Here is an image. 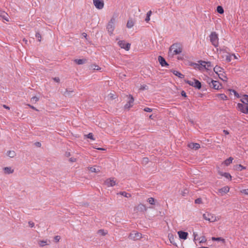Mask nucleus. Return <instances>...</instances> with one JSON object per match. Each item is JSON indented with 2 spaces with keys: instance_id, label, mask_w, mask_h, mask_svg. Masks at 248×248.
I'll return each mask as SVG.
<instances>
[{
  "instance_id": "72a5a7b5",
  "label": "nucleus",
  "mask_w": 248,
  "mask_h": 248,
  "mask_svg": "<svg viewBox=\"0 0 248 248\" xmlns=\"http://www.w3.org/2000/svg\"><path fill=\"white\" fill-rule=\"evenodd\" d=\"M151 14H152V11H148L147 13L146 17L145 18L146 22H148L150 21V16H151Z\"/></svg>"
},
{
  "instance_id": "680f3d73",
  "label": "nucleus",
  "mask_w": 248,
  "mask_h": 248,
  "mask_svg": "<svg viewBox=\"0 0 248 248\" xmlns=\"http://www.w3.org/2000/svg\"><path fill=\"white\" fill-rule=\"evenodd\" d=\"M97 149L99 150H105V149L102 148H98Z\"/></svg>"
},
{
  "instance_id": "e2e57ef3",
  "label": "nucleus",
  "mask_w": 248,
  "mask_h": 248,
  "mask_svg": "<svg viewBox=\"0 0 248 248\" xmlns=\"http://www.w3.org/2000/svg\"><path fill=\"white\" fill-rule=\"evenodd\" d=\"M149 118L151 119H153V115H151L149 116Z\"/></svg>"
},
{
  "instance_id": "f03ea898",
  "label": "nucleus",
  "mask_w": 248,
  "mask_h": 248,
  "mask_svg": "<svg viewBox=\"0 0 248 248\" xmlns=\"http://www.w3.org/2000/svg\"><path fill=\"white\" fill-rule=\"evenodd\" d=\"M182 51V47L179 44H173L169 49V56L173 57L174 55H178Z\"/></svg>"
},
{
  "instance_id": "4c0bfd02",
  "label": "nucleus",
  "mask_w": 248,
  "mask_h": 248,
  "mask_svg": "<svg viewBox=\"0 0 248 248\" xmlns=\"http://www.w3.org/2000/svg\"><path fill=\"white\" fill-rule=\"evenodd\" d=\"M147 201L150 204H151L152 205L155 204V200L154 198H153L152 197L149 198H148Z\"/></svg>"
},
{
  "instance_id": "c03bdc74",
  "label": "nucleus",
  "mask_w": 248,
  "mask_h": 248,
  "mask_svg": "<svg viewBox=\"0 0 248 248\" xmlns=\"http://www.w3.org/2000/svg\"><path fill=\"white\" fill-rule=\"evenodd\" d=\"M237 169H239L240 170H245L246 167L240 164L237 166Z\"/></svg>"
},
{
  "instance_id": "cd10ccee",
  "label": "nucleus",
  "mask_w": 248,
  "mask_h": 248,
  "mask_svg": "<svg viewBox=\"0 0 248 248\" xmlns=\"http://www.w3.org/2000/svg\"><path fill=\"white\" fill-rule=\"evenodd\" d=\"M134 25V22L132 19H129L127 21V24H126V27L128 28H132Z\"/></svg>"
},
{
  "instance_id": "8fccbe9b",
  "label": "nucleus",
  "mask_w": 248,
  "mask_h": 248,
  "mask_svg": "<svg viewBox=\"0 0 248 248\" xmlns=\"http://www.w3.org/2000/svg\"><path fill=\"white\" fill-rule=\"evenodd\" d=\"M27 105L31 108L32 109L36 110V111H38V110L37 109H36L34 107H33V106H31L30 104H27Z\"/></svg>"
},
{
  "instance_id": "09e8293b",
  "label": "nucleus",
  "mask_w": 248,
  "mask_h": 248,
  "mask_svg": "<svg viewBox=\"0 0 248 248\" xmlns=\"http://www.w3.org/2000/svg\"><path fill=\"white\" fill-rule=\"evenodd\" d=\"M77 160L76 158H74V157H71L70 159H69V161L71 162H76Z\"/></svg>"
},
{
  "instance_id": "bf43d9fd",
  "label": "nucleus",
  "mask_w": 248,
  "mask_h": 248,
  "mask_svg": "<svg viewBox=\"0 0 248 248\" xmlns=\"http://www.w3.org/2000/svg\"><path fill=\"white\" fill-rule=\"evenodd\" d=\"M182 95L183 96H186V93L184 92V91H182V93H181Z\"/></svg>"
},
{
  "instance_id": "2eb2a0df",
  "label": "nucleus",
  "mask_w": 248,
  "mask_h": 248,
  "mask_svg": "<svg viewBox=\"0 0 248 248\" xmlns=\"http://www.w3.org/2000/svg\"><path fill=\"white\" fill-rule=\"evenodd\" d=\"M129 97L130 98V99L124 106L125 108L128 109H129L130 108H131L133 106V102L134 101V98L131 95H129Z\"/></svg>"
},
{
  "instance_id": "3c124183",
  "label": "nucleus",
  "mask_w": 248,
  "mask_h": 248,
  "mask_svg": "<svg viewBox=\"0 0 248 248\" xmlns=\"http://www.w3.org/2000/svg\"><path fill=\"white\" fill-rule=\"evenodd\" d=\"M195 202L196 203H200L202 202V200L201 199H197L195 201Z\"/></svg>"
},
{
  "instance_id": "39448f33",
  "label": "nucleus",
  "mask_w": 248,
  "mask_h": 248,
  "mask_svg": "<svg viewBox=\"0 0 248 248\" xmlns=\"http://www.w3.org/2000/svg\"><path fill=\"white\" fill-rule=\"evenodd\" d=\"M210 41L212 44L216 47L218 46L219 38L218 34L215 31L212 32L209 36Z\"/></svg>"
},
{
  "instance_id": "9b49d317",
  "label": "nucleus",
  "mask_w": 248,
  "mask_h": 248,
  "mask_svg": "<svg viewBox=\"0 0 248 248\" xmlns=\"http://www.w3.org/2000/svg\"><path fill=\"white\" fill-rule=\"evenodd\" d=\"M118 45L122 48L129 50L130 48V44L126 43L124 41L120 40L118 42Z\"/></svg>"
},
{
  "instance_id": "c756f323",
  "label": "nucleus",
  "mask_w": 248,
  "mask_h": 248,
  "mask_svg": "<svg viewBox=\"0 0 248 248\" xmlns=\"http://www.w3.org/2000/svg\"><path fill=\"white\" fill-rule=\"evenodd\" d=\"M119 194L124 196L126 198H130L131 197V194L127 193L125 191L120 192L119 193Z\"/></svg>"
},
{
  "instance_id": "473e14b6",
  "label": "nucleus",
  "mask_w": 248,
  "mask_h": 248,
  "mask_svg": "<svg viewBox=\"0 0 248 248\" xmlns=\"http://www.w3.org/2000/svg\"><path fill=\"white\" fill-rule=\"evenodd\" d=\"M217 96L223 100H226L228 99L227 96L225 94H218Z\"/></svg>"
},
{
  "instance_id": "c9c22d12",
  "label": "nucleus",
  "mask_w": 248,
  "mask_h": 248,
  "mask_svg": "<svg viewBox=\"0 0 248 248\" xmlns=\"http://www.w3.org/2000/svg\"><path fill=\"white\" fill-rule=\"evenodd\" d=\"M240 193L244 195H248V188L241 189Z\"/></svg>"
},
{
  "instance_id": "6e6d98bb",
  "label": "nucleus",
  "mask_w": 248,
  "mask_h": 248,
  "mask_svg": "<svg viewBox=\"0 0 248 248\" xmlns=\"http://www.w3.org/2000/svg\"><path fill=\"white\" fill-rule=\"evenodd\" d=\"M35 144L38 147H40L41 146V143L39 142H37L35 143Z\"/></svg>"
},
{
  "instance_id": "a19ab883",
  "label": "nucleus",
  "mask_w": 248,
  "mask_h": 248,
  "mask_svg": "<svg viewBox=\"0 0 248 248\" xmlns=\"http://www.w3.org/2000/svg\"><path fill=\"white\" fill-rule=\"evenodd\" d=\"M36 37L37 38L38 40L40 42L41 40V35L39 32H36L35 34Z\"/></svg>"
},
{
  "instance_id": "f257e3e1",
  "label": "nucleus",
  "mask_w": 248,
  "mask_h": 248,
  "mask_svg": "<svg viewBox=\"0 0 248 248\" xmlns=\"http://www.w3.org/2000/svg\"><path fill=\"white\" fill-rule=\"evenodd\" d=\"M242 103H238L237 109L242 113L248 114V95H244L241 98Z\"/></svg>"
},
{
  "instance_id": "603ef678",
  "label": "nucleus",
  "mask_w": 248,
  "mask_h": 248,
  "mask_svg": "<svg viewBox=\"0 0 248 248\" xmlns=\"http://www.w3.org/2000/svg\"><path fill=\"white\" fill-rule=\"evenodd\" d=\"M53 80L57 82H59L60 81V79L59 78H53Z\"/></svg>"
},
{
  "instance_id": "b1692460",
  "label": "nucleus",
  "mask_w": 248,
  "mask_h": 248,
  "mask_svg": "<svg viewBox=\"0 0 248 248\" xmlns=\"http://www.w3.org/2000/svg\"><path fill=\"white\" fill-rule=\"evenodd\" d=\"M6 155L10 158H13L16 156V153L14 151L9 150L7 152Z\"/></svg>"
},
{
  "instance_id": "6ab92c4d",
  "label": "nucleus",
  "mask_w": 248,
  "mask_h": 248,
  "mask_svg": "<svg viewBox=\"0 0 248 248\" xmlns=\"http://www.w3.org/2000/svg\"><path fill=\"white\" fill-rule=\"evenodd\" d=\"M218 170H217V172L219 175H220L222 176H224V177H225L226 178H227L228 179H229L230 180H232V177L229 173L223 172L221 171H220V170H219V169L218 168Z\"/></svg>"
},
{
  "instance_id": "6e6552de",
  "label": "nucleus",
  "mask_w": 248,
  "mask_h": 248,
  "mask_svg": "<svg viewBox=\"0 0 248 248\" xmlns=\"http://www.w3.org/2000/svg\"><path fill=\"white\" fill-rule=\"evenodd\" d=\"M205 61H200L198 62V63H192L190 65L193 66L195 69L203 71V67H205V65H203Z\"/></svg>"
},
{
  "instance_id": "423d86ee",
  "label": "nucleus",
  "mask_w": 248,
  "mask_h": 248,
  "mask_svg": "<svg viewBox=\"0 0 248 248\" xmlns=\"http://www.w3.org/2000/svg\"><path fill=\"white\" fill-rule=\"evenodd\" d=\"M115 18L113 17L111 18L107 25V29L110 35H112L113 34V32L115 29Z\"/></svg>"
},
{
  "instance_id": "f704fd0d",
  "label": "nucleus",
  "mask_w": 248,
  "mask_h": 248,
  "mask_svg": "<svg viewBox=\"0 0 248 248\" xmlns=\"http://www.w3.org/2000/svg\"><path fill=\"white\" fill-rule=\"evenodd\" d=\"M38 244L40 247H44L47 245V241L40 240L38 242Z\"/></svg>"
},
{
  "instance_id": "f3484780",
  "label": "nucleus",
  "mask_w": 248,
  "mask_h": 248,
  "mask_svg": "<svg viewBox=\"0 0 248 248\" xmlns=\"http://www.w3.org/2000/svg\"><path fill=\"white\" fill-rule=\"evenodd\" d=\"M177 233L180 239L186 240L187 238L188 234L187 232L180 231H178Z\"/></svg>"
},
{
  "instance_id": "1a4fd4ad",
  "label": "nucleus",
  "mask_w": 248,
  "mask_h": 248,
  "mask_svg": "<svg viewBox=\"0 0 248 248\" xmlns=\"http://www.w3.org/2000/svg\"><path fill=\"white\" fill-rule=\"evenodd\" d=\"M93 4L97 9H102L104 6L103 0H93Z\"/></svg>"
},
{
  "instance_id": "49530a36",
  "label": "nucleus",
  "mask_w": 248,
  "mask_h": 248,
  "mask_svg": "<svg viewBox=\"0 0 248 248\" xmlns=\"http://www.w3.org/2000/svg\"><path fill=\"white\" fill-rule=\"evenodd\" d=\"M144 110L146 112H151L153 111V109L151 108L146 107L144 108Z\"/></svg>"
},
{
  "instance_id": "ddd939ff",
  "label": "nucleus",
  "mask_w": 248,
  "mask_h": 248,
  "mask_svg": "<svg viewBox=\"0 0 248 248\" xmlns=\"http://www.w3.org/2000/svg\"><path fill=\"white\" fill-rule=\"evenodd\" d=\"M105 184L108 187L113 186L117 184L116 181L115 180L114 178H110L107 179L105 181Z\"/></svg>"
},
{
  "instance_id": "9d476101",
  "label": "nucleus",
  "mask_w": 248,
  "mask_h": 248,
  "mask_svg": "<svg viewBox=\"0 0 248 248\" xmlns=\"http://www.w3.org/2000/svg\"><path fill=\"white\" fill-rule=\"evenodd\" d=\"M141 237V234L135 231L132 232L129 235V238L133 240H138Z\"/></svg>"
},
{
  "instance_id": "5701e85b",
  "label": "nucleus",
  "mask_w": 248,
  "mask_h": 248,
  "mask_svg": "<svg viewBox=\"0 0 248 248\" xmlns=\"http://www.w3.org/2000/svg\"><path fill=\"white\" fill-rule=\"evenodd\" d=\"M135 210H136L137 211H145L146 210V208L144 204L140 203L135 208Z\"/></svg>"
},
{
  "instance_id": "c85d7f7f",
  "label": "nucleus",
  "mask_w": 248,
  "mask_h": 248,
  "mask_svg": "<svg viewBox=\"0 0 248 248\" xmlns=\"http://www.w3.org/2000/svg\"><path fill=\"white\" fill-rule=\"evenodd\" d=\"M172 72L173 74H174L175 76L181 78H184V75L177 71L173 70Z\"/></svg>"
},
{
  "instance_id": "58836bf2",
  "label": "nucleus",
  "mask_w": 248,
  "mask_h": 248,
  "mask_svg": "<svg viewBox=\"0 0 248 248\" xmlns=\"http://www.w3.org/2000/svg\"><path fill=\"white\" fill-rule=\"evenodd\" d=\"M91 67L93 70H100L101 69V68L99 67V66L95 64L91 65Z\"/></svg>"
},
{
  "instance_id": "a211bd4d",
  "label": "nucleus",
  "mask_w": 248,
  "mask_h": 248,
  "mask_svg": "<svg viewBox=\"0 0 248 248\" xmlns=\"http://www.w3.org/2000/svg\"><path fill=\"white\" fill-rule=\"evenodd\" d=\"M101 167L98 166H94L93 167H88V169L92 172L99 173L100 172Z\"/></svg>"
},
{
  "instance_id": "e433bc0d",
  "label": "nucleus",
  "mask_w": 248,
  "mask_h": 248,
  "mask_svg": "<svg viewBox=\"0 0 248 248\" xmlns=\"http://www.w3.org/2000/svg\"><path fill=\"white\" fill-rule=\"evenodd\" d=\"M217 12L219 14H223L224 13V10L222 6H218L217 7Z\"/></svg>"
},
{
  "instance_id": "aec40b11",
  "label": "nucleus",
  "mask_w": 248,
  "mask_h": 248,
  "mask_svg": "<svg viewBox=\"0 0 248 248\" xmlns=\"http://www.w3.org/2000/svg\"><path fill=\"white\" fill-rule=\"evenodd\" d=\"M230 187L228 186H224L218 189V192L223 195L224 194H226L229 192Z\"/></svg>"
},
{
  "instance_id": "f8f14e48",
  "label": "nucleus",
  "mask_w": 248,
  "mask_h": 248,
  "mask_svg": "<svg viewBox=\"0 0 248 248\" xmlns=\"http://www.w3.org/2000/svg\"><path fill=\"white\" fill-rule=\"evenodd\" d=\"M194 240L198 241L200 243H205L206 241V237L204 236L198 237V234L196 232H193Z\"/></svg>"
},
{
  "instance_id": "37998d69",
  "label": "nucleus",
  "mask_w": 248,
  "mask_h": 248,
  "mask_svg": "<svg viewBox=\"0 0 248 248\" xmlns=\"http://www.w3.org/2000/svg\"><path fill=\"white\" fill-rule=\"evenodd\" d=\"M38 100L39 98L36 96H33L31 98V101L34 103H36Z\"/></svg>"
},
{
  "instance_id": "4468645a",
  "label": "nucleus",
  "mask_w": 248,
  "mask_h": 248,
  "mask_svg": "<svg viewBox=\"0 0 248 248\" xmlns=\"http://www.w3.org/2000/svg\"><path fill=\"white\" fill-rule=\"evenodd\" d=\"M211 85H210V86L212 87L213 88L216 89V90H218L221 87V84L218 82L216 80H211Z\"/></svg>"
},
{
  "instance_id": "a878e982",
  "label": "nucleus",
  "mask_w": 248,
  "mask_h": 248,
  "mask_svg": "<svg viewBox=\"0 0 248 248\" xmlns=\"http://www.w3.org/2000/svg\"><path fill=\"white\" fill-rule=\"evenodd\" d=\"M203 65H205V67H203V70H209L212 67L211 63L210 62L205 61V63Z\"/></svg>"
},
{
  "instance_id": "7ed1b4c3",
  "label": "nucleus",
  "mask_w": 248,
  "mask_h": 248,
  "mask_svg": "<svg viewBox=\"0 0 248 248\" xmlns=\"http://www.w3.org/2000/svg\"><path fill=\"white\" fill-rule=\"evenodd\" d=\"M214 71L220 79L224 81H227L228 78L226 74L222 67L217 65L214 68Z\"/></svg>"
},
{
  "instance_id": "79ce46f5",
  "label": "nucleus",
  "mask_w": 248,
  "mask_h": 248,
  "mask_svg": "<svg viewBox=\"0 0 248 248\" xmlns=\"http://www.w3.org/2000/svg\"><path fill=\"white\" fill-rule=\"evenodd\" d=\"M148 89V86L147 85H141L140 88V90H147Z\"/></svg>"
},
{
  "instance_id": "0eeeda50",
  "label": "nucleus",
  "mask_w": 248,
  "mask_h": 248,
  "mask_svg": "<svg viewBox=\"0 0 248 248\" xmlns=\"http://www.w3.org/2000/svg\"><path fill=\"white\" fill-rule=\"evenodd\" d=\"M185 82L189 85L198 89H200L201 88V83L197 79H194L192 80H186Z\"/></svg>"
},
{
  "instance_id": "a18cd8bd",
  "label": "nucleus",
  "mask_w": 248,
  "mask_h": 248,
  "mask_svg": "<svg viewBox=\"0 0 248 248\" xmlns=\"http://www.w3.org/2000/svg\"><path fill=\"white\" fill-rule=\"evenodd\" d=\"M169 239H170V241L171 243H172L173 245H175V246H177L176 243H174L173 241L174 239V238L173 236L170 237Z\"/></svg>"
},
{
  "instance_id": "864d4df0",
  "label": "nucleus",
  "mask_w": 248,
  "mask_h": 248,
  "mask_svg": "<svg viewBox=\"0 0 248 248\" xmlns=\"http://www.w3.org/2000/svg\"><path fill=\"white\" fill-rule=\"evenodd\" d=\"M60 239V237L59 236H56L55 237V240L57 241V242H58Z\"/></svg>"
},
{
  "instance_id": "bb28decb",
  "label": "nucleus",
  "mask_w": 248,
  "mask_h": 248,
  "mask_svg": "<svg viewBox=\"0 0 248 248\" xmlns=\"http://www.w3.org/2000/svg\"><path fill=\"white\" fill-rule=\"evenodd\" d=\"M233 159V158L232 157H230L228 159H226L223 163L228 166L232 163Z\"/></svg>"
},
{
  "instance_id": "052dcab7",
  "label": "nucleus",
  "mask_w": 248,
  "mask_h": 248,
  "mask_svg": "<svg viewBox=\"0 0 248 248\" xmlns=\"http://www.w3.org/2000/svg\"><path fill=\"white\" fill-rule=\"evenodd\" d=\"M226 59H227L229 62L231 61V59H230V58H229V57H228V56L226 57Z\"/></svg>"
},
{
  "instance_id": "20e7f679",
  "label": "nucleus",
  "mask_w": 248,
  "mask_h": 248,
  "mask_svg": "<svg viewBox=\"0 0 248 248\" xmlns=\"http://www.w3.org/2000/svg\"><path fill=\"white\" fill-rule=\"evenodd\" d=\"M203 218L209 221L210 222H214L218 221L220 219V217H218L216 216L215 215L206 213L203 215Z\"/></svg>"
},
{
  "instance_id": "dca6fc26",
  "label": "nucleus",
  "mask_w": 248,
  "mask_h": 248,
  "mask_svg": "<svg viewBox=\"0 0 248 248\" xmlns=\"http://www.w3.org/2000/svg\"><path fill=\"white\" fill-rule=\"evenodd\" d=\"M3 173L5 174H12L14 172V169L12 167H5L2 169Z\"/></svg>"
},
{
  "instance_id": "de8ad7c7",
  "label": "nucleus",
  "mask_w": 248,
  "mask_h": 248,
  "mask_svg": "<svg viewBox=\"0 0 248 248\" xmlns=\"http://www.w3.org/2000/svg\"><path fill=\"white\" fill-rule=\"evenodd\" d=\"M28 224L29 226L31 228H32L34 226V223L32 221H29Z\"/></svg>"
},
{
  "instance_id": "4be33fe9",
  "label": "nucleus",
  "mask_w": 248,
  "mask_h": 248,
  "mask_svg": "<svg viewBox=\"0 0 248 248\" xmlns=\"http://www.w3.org/2000/svg\"><path fill=\"white\" fill-rule=\"evenodd\" d=\"M188 146L191 149H198L200 148V145L197 143H190L188 144Z\"/></svg>"
},
{
  "instance_id": "393cba45",
  "label": "nucleus",
  "mask_w": 248,
  "mask_h": 248,
  "mask_svg": "<svg viewBox=\"0 0 248 248\" xmlns=\"http://www.w3.org/2000/svg\"><path fill=\"white\" fill-rule=\"evenodd\" d=\"M107 99L108 101H111L116 98V95L114 93H111L107 96Z\"/></svg>"
},
{
  "instance_id": "4d7b16f0",
  "label": "nucleus",
  "mask_w": 248,
  "mask_h": 248,
  "mask_svg": "<svg viewBox=\"0 0 248 248\" xmlns=\"http://www.w3.org/2000/svg\"><path fill=\"white\" fill-rule=\"evenodd\" d=\"M3 107L7 109H10V108L5 105H3Z\"/></svg>"
},
{
  "instance_id": "ea45409f",
  "label": "nucleus",
  "mask_w": 248,
  "mask_h": 248,
  "mask_svg": "<svg viewBox=\"0 0 248 248\" xmlns=\"http://www.w3.org/2000/svg\"><path fill=\"white\" fill-rule=\"evenodd\" d=\"M86 136L88 138L90 139L91 140H95L94 138H93V134L92 133H89L88 135H86Z\"/></svg>"
},
{
  "instance_id": "412c9836",
  "label": "nucleus",
  "mask_w": 248,
  "mask_h": 248,
  "mask_svg": "<svg viewBox=\"0 0 248 248\" xmlns=\"http://www.w3.org/2000/svg\"><path fill=\"white\" fill-rule=\"evenodd\" d=\"M158 60L160 64V65L162 66H168L169 64L167 63V62H166L165 59L163 58L162 56H159L158 57Z\"/></svg>"
},
{
  "instance_id": "7c9ffc66",
  "label": "nucleus",
  "mask_w": 248,
  "mask_h": 248,
  "mask_svg": "<svg viewBox=\"0 0 248 248\" xmlns=\"http://www.w3.org/2000/svg\"><path fill=\"white\" fill-rule=\"evenodd\" d=\"M212 240L213 241H221L222 243H224L225 242V240L224 238L222 237H212Z\"/></svg>"
},
{
  "instance_id": "69168bd1",
  "label": "nucleus",
  "mask_w": 248,
  "mask_h": 248,
  "mask_svg": "<svg viewBox=\"0 0 248 248\" xmlns=\"http://www.w3.org/2000/svg\"><path fill=\"white\" fill-rule=\"evenodd\" d=\"M200 248H207V247H201Z\"/></svg>"
},
{
  "instance_id": "0e129e2a",
  "label": "nucleus",
  "mask_w": 248,
  "mask_h": 248,
  "mask_svg": "<svg viewBox=\"0 0 248 248\" xmlns=\"http://www.w3.org/2000/svg\"><path fill=\"white\" fill-rule=\"evenodd\" d=\"M83 35H84V37H86L87 34L85 33H83Z\"/></svg>"
},
{
  "instance_id": "13d9d810",
  "label": "nucleus",
  "mask_w": 248,
  "mask_h": 248,
  "mask_svg": "<svg viewBox=\"0 0 248 248\" xmlns=\"http://www.w3.org/2000/svg\"><path fill=\"white\" fill-rule=\"evenodd\" d=\"M223 133L225 134V135H228L229 134V132L227 131V130H223Z\"/></svg>"
},
{
  "instance_id": "2f4dec72",
  "label": "nucleus",
  "mask_w": 248,
  "mask_h": 248,
  "mask_svg": "<svg viewBox=\"0 0 248 248\" xmlns=\"http://www.w3.org/2000/svg\"><path fill=\"white\" fill-rule=\"evenodd\" d=\"M78 64H82L85 62V59H76L74 61Z\"/></svg>"
},
{
  "instance_id": "5fc2aeb1",
  "label": "nucleus",
  "mask_w": 248,
  "mask_h": 248,
  "mask_svg": "<svg viewBox=\"0 0 248 248\" xmlns=\"http://www.w3.org/2000/svg\"><path fill=\"white\" fill-rule=\"evenodd\" d=\"M143 161L145 163H147L148 161V158L146 157L143 158Z\"/></svg>"
}]
</instances>
